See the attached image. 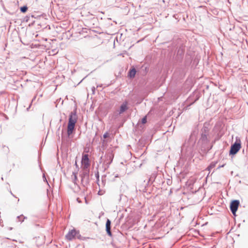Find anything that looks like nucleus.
<instances>
[{
  "instance_id": "nucleus-10",
  "label": "nucleus",
  "mask_w": 248,
  "mask_h": 248,
  "mask_svg": "<svg viewBox=\"0 0 248 248\" xmlns=\"http://www.w3.org/2000/svg\"><path fill=\"white\" fill-rule=\"evenodd\" d=\"M77 232L75 230H72L70 231L66 235V238L69 240L73 239L76 235Z\"/></svg>"
},
{
  "instance_id": "nucleus-1",
  "label": "nucleus",
  "mask_w": 248,
  "mask_h": 248,
  "mask_svg": "<svg viewBox=\"0 0 248 248\" xmlns=\"http://www.w3.org/2000/svg\"><path fill=\"white\" fill-rule=\"evenodd\" d=\"M196 137L194 134L190 135L188 140L182 147V152L187 156H192L196 150Z\"/></svg>"
},
{
  "instance_id": "nucleus-16",
  "label": "nucleus",
  "mask_w": 248,
  "mask_h": 248,
  "mask_svg": "<svg viewBox=\"0 0 248 248\" xmlns=\"http://www.w3.org/2000/svg\"><path fill=\"white\" fill-rule=\"evenodd\" d=\"M146 122H147V117H146V116H145V117H144L141 119V123H142V124H145Z\"/></svg>"
},
{
  "instance_id": "nucleus-27",
  "label": "nucleus",
  "mask_w": 248,
  "mask_h": 248,
  "mask_svg": "<svg viewBox=\"0 0 248 248\" xmlns=\"http://www.w3.org/2000/svg\"><path fill=\"white\" fill-rule=\"evenodd\" d=\"M11 194H12V196H14V194H13V193L11 192Z\"/></svg>"
},
{
  "instance_id": "nucleus-17",
  "label": "nucleus",
  "mask_w": 248,
  "mask_h": 248,
  "mask_svg": "<svg viewBox=\"0 0 248 248\" xmlns=\"http://www.w3.org/2000/svg\"><path fill=\"white\" fill-rule=\"evenodd\" d=\"M109 136V134L108 132H106L104 135H103V138L104 139H106V138H107Z\"/></svg>"
},
{
  "instance_id": "nucleus-24",
  "label": "nucleus",
  "mask_w": 248,
  "mask_h": 248,
  "mask_svg": "<svg viewBox=\"0 0 248 248\" xmlns=\"http://www.w3.org/2000/svg\"><path fill=\"white\" fill-rule=\"evenodd\" d=\"M224 165H221V166L219 167V168L223 167H224Z\"/></svg>"
},
{
  "instance_id": "nucleus-11",
  "label": "nucleus",
  "mask_w": 248,
  "mask_h": 248,
  "mask_svg": "<svg viewBox=\"0 0 248 248\" xmlns=\"http://www.w3.org/2000/svg\"><path fill=\"white\" fill-rule=\"evenodd\" d=\"M128 109L127 107V102H125L123 103L120 106V110L119 114H121L123 113H124V111H125Z\"/></svg>"
},
{
  "instance_id": "nucleus-2",
  "label": "nucleus",
  "mask_w": 248,
  "mask_h": 248,
  "mask_svg": "<svg viewBox=\"0 0 248 248\" xmlns=\"http://www.w3.org/2000/svg\"><path fill=\"white\" fill-rule=\"evenodd\" d=\"M209 129L207 124H204L201 130V138L198 141L199 144H201L202 148H205L207 144L210 141Z\"/></svg>"
},
{
  "instance_id": "nucleus-7",
  "label": "nucleus",
  "mask_w": 248,
  "mask_h": 248,
  "mask_svg": "<svg viewBox=\"0 0 248 248\" xmlns=\"http://www.w3.org/2000/svg\"><path fill=\"white\" fill-rule=\"evenodd\" d=\"M81 182L83 186L89 183V174L87 172L84 171L81 174Z\"/></svg>"
},
{
  "instance_id": "nucleus-22",
  "label": "nucleus",
  "mask_w": 248,
  "mask_h": 248,
  "mask_svg": "<svg viewBox=\"0 0 248 248\" xmlns=\"http://www.w3.org/2000/svg\"><path fill=\"white\" fill-rule=\"evenodd\" d=\"M84 199L85 200L86 203H87V201L86 200V198L85 197H84Z\"/></svg>"
},
{
  "instance_id": "nucleus-5",
  "label": "nucleus",
  "mask_w": 248,
  "mask_h": 248,
  "mask_svg": "<svg viewBox=\"0 0 248 248\" xmlns=\"http://www.w3.org/2000/svg\"><path fill=\"white\" fill-rule=\"evenodd\" d=\"M241 148V143L240 141L235 142L233 144H232L231 146V149L230 150V155H234L236 154Z\"/></svg>"
},
{
  "instance_id": "nucleus-18",
  "label": "nucleus",
  "mask_w": 248,
  "mask_h": 248,
  "mask_svg": "<svg viewBox=\"0 0 248 248\" xmlns=\"http://www.w3.org/2000/svg\"><path fill=\"white\" fill-rule=\"evenodd\" d=\"M101 141H102V146H104V144L106 143V142L107 141L105 139H103V140L101 139Z\"/></svg>"
},
{
  "instance_id": "nucleus-6",
  "label": "nucleus",
  "mask_w": 248,
  "mask_h": 248,
  "mask_svg": "<svg viewBox=\"0 0 248 248\" xmlns=\"http://www.w3.org/2000/svg\"><path fill=\"white\" fill-rule=\"evenodd\" d=\"M239 204V201L236 200H233L231 202L230 207V210L234 216H236V212L238 209Z\"/></svg>"
},
{
  "instance_id": "nucleus-14",
  "label": "nucleus",
  "mask_w": 248,
  "mask_h": 248,
  "mask_svg": "<svg viewBox=\"0 0 248 248\" xmlns=\"http://www.w3.org/2000/svg\"><path fill=\"white\" fill-rule=\"evenodd\" d=\"M28 10V7L27 6H23L21 7L20 8V10L22 13H26Z\"/></svg>"
},
{
  "instance_id": "nucleus-21",
  "label": "nucleus",
  "mask_w": 248,
  "mask_h": 248,
  "mask_svg": "<svg viewBox=\"0 0 248 248\" xmlns=\"http://www.w3.org/2000/svg\"><path fill=\"white\" fill-rule=\"evenodd\" d=\"M119 177V175L118 174H116L115 175V177Z\"/></svg>"
},
{
  "instance_id": "nucleus-9",
  "label": "nucleus",
  "mask_w": 248,
  "mask_h": 248,
  "mask_svg": "<svg viewBox=\"0 0 248 248\" xmlns=\"http://www.w3.org/2000/svg\"><path fill=\"white\" fill-rule=\"evenodd\" d=\"M106 230L107 234L109 236H112L111 232V221L109 219H107L106 223Z\"/></svg>"
},
{
  "instance_id": "nucleus-20",
  "label": "nucleus",
  "mask_w": 248,
  "mask_h": 248,
  "mask_svg": "<svg viewBox=\"0 0 248 248\" xmlns=\"http://www.w3.org/2000/svg\"><path fill=\"white\" fill-rule=\"evenodd\" d=\"M77 201H78V202H79V203L81 202V201L79 200V199L78 198L77 199Z\"/></svg>"
},
{
  "instance_id": "nucleus-23",
  "label": "nucleus",
  "mask_w": 248,
  "mask_h": 248,
  "mask_svg": "<svg viewBox=\"0 0 248 248\" xmlns=\"http://www.w3.org/2000/svg\"><path fill=\"white\" fill-rule=\"evenodd\" d=\"M43 177H44V178L46 180V181L47 182V181H46V178H45V175H44V176H43Z\"/></svg>"
},
{
  "instance_id": "nucleus-13",
  "label": "nucleus",
  "mask_w": 248,
  "mask_h": 248,
  "mask_svg": "<svg viewBox=\"0 0 248 248\" xmlns=\"http://www.w3.org/2000/svg\"><path fill=\"white\" fill-rule=\"evenodd\" d=\"M27 217L23 216L22 215L17 217V219L18 220V221H20L21 222H23L24 220Z\"/></svg>"
},
{
  "instance_id": "nucleus-4",
  "label": "nucleus",
  "mask_w": 248,
  "mask_h": 248,
  "mask_svg": "<svg viewBox=\"0 0 248 248\" xmlns=\"http://www.w3.org/2000/svg\"><path fill=\"white\" fill-rule=\"evenodd\" d=\"M114 157L113 152L111 150H108L106 152L104 156H102L100 159L102 160L105 168L107 169L109 167L110 164L112 163Z\"/></svg>"
},
{
  "instance_id": "nucleus-26",
  "label": "nucleus",
  "mask_w": 248,
  "mask_h": 248,
  "mask_svg": "<svg viewBox=\"0 0 248 248\" xmlns=\"http://www.w3.org/2000/svg\"><path fill=\"white\" fill-rule=\"evenodd\" d=\"M30 106H31V105L29 106V107H30ZM29 108H27V110H28Z\"/></svg>"
},
{
  "instance_id": "nucleus-15",
  "label": "nucleus",
  "mask_w": 248,
  "mask_h": 248,
  "mask_svg": "<svg viewBox=\"0 0 248 248\" xmlns=\"http://www.w3.org/2000/svg\"><path fill=\"white\" fill-rule=\"evenodd\" d=\"M77 172H73V175H74V178H73V182L76 184V182L78 180V177H77Z\"/></svg>"
},
{
  "instance_id": "nucleus-28",
  "label": "nucleus",
  "mask_w": 248,
  "mask_h": 248,
  "mask_svg": "<svg viewBox=\"0 0 248 248\" xmlns=\"http://www.w3.org/2000/svg\"><path fill=\"white\" fill-rule=\"evenodd\" d=\"M11 194H12V196H14V194H13V193L11 192Z\"/></svg>"
},
{
  "instance_id": "nucleus-8",
  "label": "nucleus",
  "mask_w": 248,
  "mask_h": 248,
  "mask_svg": "<svg viewBox=\"0 0 248 248\" xmlns=\"http://www.w3.org/2000/svg\"><path fill=\"white\" fill-rule=\"evenodd\" d=\"M82 164L85 168H87L89 166V159L88 155H83L82 158Z\"/></svg>"
},
{
  "instance_id": "nucleus-19",
  "label": "nucleus",
  "mask_w": 248,
  "mask_h": 248,
  "mask_svg": "<svg viewBox=\"0 0 248 248\" xmlns=\"http://www.w3.org/2000/svg\"><path fill=\"white\" fill-rule=\"evenodd\" d=\"M92 90L93 92H94L95 90V88L94 87H93L92 88Z\"/></svg>"
},
{
  "instance_id": "nucleus-25",
  "label": "nucleus",
  "mask_w": 248,
  "mask_h": 248,
  "mask_svg": "<svg viewBox=\"0 0 248 248\" xmlns=\"http://www.w3.org/2000/svg\"><path fill=\"white\" fill-rule=\"evenodd\" d=\"M60 127H61L60 126L59 127L58 130H60Z\"/></svg>"
},
{
  "instance_id": "nucleus-3",
  "label": "nucleus",
  "mask_w": 248,
  "mask_h": 248,
  "mask_svg": "<svg viewBox=\"0 0 248 248\" xmlns=\"http://www.w3.org/2000/svg\"><path fill=\"white\" fill-rule=\"evenodd\" d=\"M78 119L76 111L71 112L69 115L67 126V135L69 136L73 134L75 130V125Z\"/></svg>"
},
{
  "instance_id": "nucleus-12",
  "label": "nucleus",
  "mask_w": 248,
  "mask_h": 248,
  "mask_svg": "<svg viewBox=\"0 0 248 248\" xmlns=\"http://www.w3.org/2000/svg\"><path fill=\"white\" fill-rule=\"evenodd\" d=\"M136 73V69L135 68H132L129 71L128 76L130 78H133L135 76Z\"/></svg>"
}]
</instances>
